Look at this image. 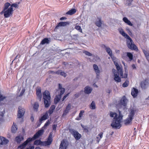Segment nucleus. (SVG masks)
Returning a JSON list of instances; mask_svg holds the SVG:
<instances>
[{"label": "nucleus", "mask_w": 149, "mask_h": 149, "mask_svg": "<svg viewBox=\"0 0 149 149\" xmlns=\"http://www.w3.org/2000/svg\"><path fill=\"white\" fill-rule=\"evenodd\" d=\"M44 132L43 130H41L38 131L33 136L32 138L29 137L23 143L18 146V148H21L23 149L25 148L29 143L38 138L39 136L42 135Z\"/></svg>", "instance_id": "1"}, {"label": "nucleus", "mask_w": 149, "mask_h": 149, "mask_svg": "<svg viewBox=\"0 0 149 149\" xmlns=\"http://www.w3.org/2000/svg\"><path fill=\"white\" fill-rule=\"evenodd\" d=\"M43 98L44 100V103L45 108H47L51 104L50 95L49 92L47 90L45 91L44 93H43Z\"/></svg>", "instance_id": "2"}, {"label": "nucleus", "mask_w": 149, "mask_h": 149, "mask_svg": "<svg viewBox=\"0 0 149 149\" xmlns=\"http://www.w3.org/2000/svg\"><path fill=\"white\" fill-rule=\"evenodd\" d=\"M133 41L132 39L130 37L127 38V45L130 49L132 50H134L136 51L138 50L137 47L136 45L133 43Z\"/></svg>", "instance_id": "3"}, {"label": "nucleus", "mask_w": 149, "mask_h": 149, "mask_svg": "<svg viewBox=\"0 0 149 149\" xmlns=\"http://www.w3.org/2000/svg\"><path fill=\"white\" fill-rule=\"evenodd\" d=\"M121 121L116 118L113 121L111 126L115 129H119L121 127L120 123Z\"/></svg>", "instance_id": "4"}, {"label": "nucleus", "mask_w": 149, "mask_h": 149, "mask_svg": "<svg viewBox=\"0 0 149 149\" xmlns=\"http://www.w3.org/2000/svg\"><path fill=\"white\" fill-rule=\"evenodd\" d=\"M69 131L76 140H78L81 138V135L77 131L72 129H70Z\"/></svg>", "instance_id": "5"}, {"label": "nucleus", "mask_w": 149, "mask_h": 149, "mask_svg": "<svg viewBox=\"0 0 149 149\" xmlns=\"http://www.w3.org/2000/svg\"><path fill=\"white\" fill-rule=\"evenodd\" d=\"M112 71L114 74V80L117 82H120L121 81V79L119 76L120 74L119 72L114 69H112Z\"/></svg>", "instance_id": "6"}, {"label": "nucleus", "mask_w": 149, "mask_h": 149, "mask_svg": "<svg viewBox=\"0 0 149 149\" xmlns=\"http://www.w3.org/2000/svg\"><path fill=\"white\" fill-rule=\"evenodd\" d=\"M52 135V133H50L49 136L48 137L47 140V141H42V146H47L50 145L52 143L53 139Z\"/></svg>", "instance_id": "7"}, {"label": "nucleus", "mask_w": 149, "mask_h": 149, "mask_svg": "<svg viewBox=\"0 0 149 149\" xmlns=\"http://www.w3.org/2000/svg\"><path fill=\"white\" fill-rule=\"evenodd\" d=\"M13 11V9L11 8H9L7 10L4 11V15L5 17L8 18L12 15Z\"/></svg>", "instance_id": "8"}, {"label": "nucleus", "mask_w": 149, "mask_h": 149, "mask_svg": "<svg viewBox=\"0 0 149 149\" xmlns=\"http://www.w3.org/2000/svg\"><path fill=\"white\" fill-rule=\"evenodd\" d=\"M68 145V142L67 141L63 140L61 141L59 149H66Z\"/></svg>", "instance_id": "9"}, {"label": "nucleus", "mask_w": 149, "mask_h": 149, "mask_svg": "<svg viewBox=\"0 0 149 149\" xmlns=\"http://www.w3.org/2000/svg\"><path fill=\"white\" fill-rule=\"evenodd\" d=\"M25 112V110L24 109L20 107L18 108V111L17 117L19 118H22L24 115Z\"/></svg>", "instance_id": "10"}, {"label": "nucleus", "mask_w": 149, "mask_h": 149, "mask_svg": "<svg viewBox=\"0 0 149 149\" xmlns=\"http://www.w3.org/2000/svg\"><path fill=\"white\" fill-rule=\"evenodd\" d=\"M135 110H134L133 108L130 109L128 117L133 119L135 114Z\"/></svg>", "instance_id": "11"}, {"label": "nucleus", "mask_w": 149, "mask_h": 149, "mask_svg": "<svg viewBox=\"0 0 149 149\" xmlns=\"http://www.w3.org/2000/svg\"><path fill=\"white\" fill-rule=\"evenodd\" d=\"M69 24V22H59L56 26L55 27V29L56 30L58 29V27L60 26H64L67 24Z\"/></svg>", "instance_id": "12"}, {"label": "nucleus", "mask_w": 149, "mask_h": 149, "mask_svg": "<svg viewBox=\"0 0 149 149\" xmlns=\"http://www.w3.org/2000/svg\"><path fill=\"white\" fill-rule=\"evenodd\" d=\"M9 141L6 138L2 136H0V144L5 145L8 143Z\"/></svg>", "instance_id": "13"}, {"label": "nucleus", "mask_w": 149, "mask_h": 149, "mask_svg": "<svg viewBox=\"0 0 149 149\" xmlns=\"http://www.w3.org/2000/svg\"><path fill=\"white\" fill-rule=\"evenodd\" d=\"M93 69L95 71L96 73L97 77L98 78L100 75V71L99 69L98 66L96 64H94L93 65Z\"/></svg>", "instance_id": "14"}, {"label": "nucleus", "mask_w": 149, "mask_h": 149, "mask_svg": "<svg viewBox=\"0 0 149 149\" xmlns=\"http://www.w3.org/2000/svg\"><path fill=\"white\" fill-rule=\"evenodd\" d=\"M118 30L120 33L125 38L127 39L128 38H130L129 36L124 32L122 29L119 28Z\"/></svg>", "instance_id": "15"}, {"label": "nucleus", "mask_w": 149, "mask_h": 149, "mask_svg": "<svg viewBox=\"0 0 149 149\" xmlns=\"http://www.w3.org/2000/svg\"><path fill=\"white\" fill-rule=\"evenodd\" d=\"M127 99L125 96H123L120 100V102L119 104L120 105H123V106H125L126 104Z\"/></svg>", "instance_id": "16"}, {"label": "nucleus", "mask_w": 149, "mask_h": 149, "mask_svg": "<svg viewBox=\"0 0 149 149\" xmlns=\"http://www.w3.org/2000/svg\"><path fill=\"white\" fill-rule=\"evenodd\" d=\"M114 65L116 66L117 71L121 75L122 74V68L120 67L118 65V63L115 61L114 62Z\"/></svg>", "instance_id": "17"}, {"label": "nucleus", "mask_w": 149, "mask_h": 149, "mask_svg": "<svg viewBox=\"0 0 149 149\" xmlns=\"http://www.w3.org/2000/svg\"><path fill=\"white\" fill-rule=\"evenodd\" d=\"M138 93V90L134 88L132 89L131 94L134 97H135L137 95Z\"/></svg>", "instance_id": "18"}, {"label": "nucleus", "mask_w": 149, "mask_h": 149, "mask_svg": "<svg viewBox=\"0 0 149 149\" xmlns=\"http://www.w3.org/2000/svg\"><path fill=\"white\" fill-rule=\"evenodd\" d=\"M71 107V105L70 104H69L66 107V108L64 110L63 114V116L66 115L69 111L70 110Z\"/></svg>", "instance_id": "19"}, {"label": "nucleus", "mask_w": 149, "mask_h": 149, "mask_svg": "<svg viewBox=\"0 0 149 149\" xmlns=\"http://www.w3.org/2000/svg\"><path fill=\"white\" fill-rule=\"evenodd\" d=\"M148 85V82L147 80H145L141 84V88L143 89H145Z\"/></svg>", "instance_id": "20"}, {"label": "nucleus", "mask_w": 149, "mask_h": 149, "mask_svg": "<svg viewBox=\"0 0 149 149\" xmlns=\"http://www.w3.org/2000/svg\"><path fill=\"white\" fill-rule=\"evenodd\" d=\"M92 90V88L91 87L87 86L84 88V93L86 94H89L90 93Z\"/></svg>", "instance_id": "21"}, {"label": "nucleus", "mask_w": 149, "mask_h": 149, "mask_svg": "<svg viewBox=\"0 0 149 149\" xmlns=\"http://www.w3.org/2000/svg\"><path fill=\"white\" fill-rule=\"evenodd\" d=\"M5 113V108L3 107L0 108V120H1L2 119Z\"/></svg>", "instance_id": "22"}, {"label": "nucleus", "mask_w": 149, "mask_h": 149, "mask_svg": "<svg viewBox=\"0 0 149 149\" xmlns=\"http://www.w3.org/2000/svg\"><path fill=\"white\" fill-rule=\"evenodd\" d=\"M103 133L102 132L100 133L96 136V141L97 143H99L100 141L103 136Z\"/></svg>", "instance_id": "23"}, {"label": "nucleus", "mask_w": 149, "mask_h": 149, "mask_svg": "<svg viewBox=\"0 0 149 149\" xmlns=\"http://www.w3.org/2000/svg\"><path fill=\"white\" fill-rule=\"evenodd\" d=\"M48 117V112L46 111L44 115H43L42 117L41 118H40L39 120L40 121V122H41L42 121L45 120L47 119Z\"/></svg>", "instance_id": "24"}, {"label": "nucleus", "mask_w": 149, "mask_h": 149, "mask_svg": "<svg viewBox=\"0 0 149 149\" xmlns=\"http://www.w3.org/2000/svg\"><path fill=\"white\" fill-rule=\"evenodd\" d=\"M102 24V22L101 18L100 17L97 18V19L95 22V24L97 26L100 27L101 26Z\"/></svg>", "instance_id": "25"}, {"label": "nucleus", "mask_w": 149, "mask_h": 149, "mask_svg": "<svg viewBox=\"0 0 149 149\" xmlns=\"http://www.w3.org/2000/svg\"><path fill=\"white\" fill-rule=\"evenodd\" d=\"M17 129V126L16 124L14 123H13L11 128V131L13 133H15Z\"/></svg>", "instance_id": "26"}, {"label": "nucleus", "mask_w": 149, "mask_h": 149, "mask_svg": "<svg viewBox=\"0 0 149 149\" xmlns=\"http://www.w3.org/2000/svg\"><path fill=\"white\" fill-rule=\"evenodd\" d=\"M33 144L36 146L40 145L42 146V141H41L40 139H37L34 141Z\"/></svg>", "instance_id": "27"}, {"label": "nucleus", "mask_w": 149, "mask_h": 149, "mask_svg": "<svg viewBox=\"0 0 149 149\" xmlns=\"http://www.w3.org/2000/svg\"><path fill=\"white\" fill-rule=\"evenodd\" d=\"M76 12V10L75 9H72L68 12H67L66 15H72L74 14Z\"/></svg>", "instance_id": "28"}, {"label": "nucleus", "mask_w": 149, "mask_h": 149, "mask_svg": "<svg viewBox=\"0 0 149 149\" xmlns=\"http://www.w3.org/2000/svg\"><path fill=\"white\" fill-rule=\"evenodd\" d=\"M106 51L107 53L109 54L111 58H112V57L113 56L112 54V52L110 48L109 47L106 48Z\"/></svg>", "instance_id": "29"}, {"label": "nucleus", "mask_w": 149, "mask_h": 149, "mask_svg": "<svg viewBox=\"0 0 149 149\" xmlns=\"http://www.w3.org/2000/svg\"><path fill=\"white\" fill-rule=\"evenodd\" d=\"M55 108V107L54 105H52L49 109L48 110V111H47L48 112V113H49V115L53 113L54 111V110Z\"/></svg>", "instance_id": "30"}, {"label": "nucleus", "mask_w": 149, "mask_h": 149, "mask_svg": "<svg viewBox=\"0 0 149 149\" xmlns=\"http://www.w3.org/2000/svg\"><path fill=\"white\" fill-rule=\"evenodd\" d=\"M36 95L40 101L41 100L42 97V94L41 93V90L40 89H38L36 90Z\"/></svg>", "instance_id": "31"}, {"label": "nucleus", "mask_w": 149, "mask_h": 149, "mask_svg": "<svg viewBox=\"0 0 149 149\" xmlns=\"http://www.w3.org/2000/svg\"><path fill=\"white\" fill-rule=\"evenodd\" d=\"M143 51L145 54L147 61L149 62V52L145 49L143 50Z\"/></svg>", "instance_id": "32"}, {"label": "nucleus", "mask_w": 149, "mask_h": 149, "mask_svg": "<svg viewBox=\"0 0 149 149\" xmlns=\"http://www.w3.org/2000/svg\"><path fill=\"white\" fill-rule=\"evenodd\" d=\"M24 139V137L21 136H18L15 138V141L17 143H20Z\"/></svg>", "instance_id": "33"}, {"label": "nucleus", "mask_w": 149, "mask_h": 149, "mask_svg": "<svg viewBox=\"0 0 149 149\" xmlns=\"http://www.w3.org/2000/svg\"><path fill=\"white\" fill-rule=\"evenodd\" d=\"M132 120L128 117L124 121L125 124L126 125H127L131 124Z\"/></svg>", "instance_id": "34"}, {"label": "nucleus", "mask_w": 149, "mask_h": 149, "mask_svg": "<svg viewBox=\"0 0 149 149\" xmlns=\"http://www.w3.org/2000/svg\"><path fill=\"white\" fill-rule=\"evenodd\" d=\"M123 20L128 25L131 26H132V24L130 21L129 20L127 17H123Z\"/></svg>", "instance_id": "35"}, {"label": "nucleus", "mask_w": 149, "mask_h": 149, "mask_svg": "<svg viewBox=\"0 0 149 149\" xmlns=\"http://www.w3.org/2000/svg\"><path fill=\"white\" fill-rule=\"evenodd\" d=\"M49 43V40L47 38H45L41 42L40 44L43 45L45 44H48Z\"/></svg>", "instance_id": "36"}, {"label": "nucleus", "mask_w": 149, "mask_h": 149, "mask_svg": "<svg viewBox=\"0 0 149 149\" xmlns=\"http://www.w3.org/2000/svg\"><path fill=\"white\" fill-rule=\"evenodd\" d=\"M84 113V110H81L79 113V116L76 118V120H80L81 119V118L82 117Z\"/></svg>", "instance_id": "37"}, {"label": "nucleus", "mask_w": 149, "mask_h": 149, "mask_svg": "<svg viewBox=\"0 0 149 149\" xmlns=\"http://www.w3.org/2000/svg\"><path fill=\"white\" fill-rule=\"evenodd\" d=\"M11 5L8 2L6 3L4 5V7L3 8V11H5L6 10H7L10 6Z\"/></svg>", "instance_id": "38"}, {"label": "nucleus", "mask_w": 149, "mask_h": 149, "mask_svg": "<svg viewBox=\"0 0 149 149\" xmlns=\"http://www.w3.org/2000/svg\"><path fill=\"white\" fill-rule=\"evenodd\" d=\"M110 116L111 117H114V119H115L117 118V117L118 116V114L116 113L111 112L110 113Z\"/></svg>", "instance_id": "39"}, {"label": "nucleus", "mask_w": 149, "mask_h": 149, "mask_svg": "<svg viewBox=\"0 0 149 149\" xmlns=\"http://www.w3.org/2000/svg\"><path fill=\"white\" fill-rule=\"evenodd\" d=\"M90 108L92 109H95V104L93 101L91 103L90 106Z\"/></svg>", "instance_id": "40"}, {"label": "nucleus", "mask_w": 149, "mask_h": 149, "mask_svg": "<svg viewBox=\"0 0 149 149\" xmlns=\"http://www.w3.org/2000/svg\"><path fill=\"white\" fill-rule=\"evenodd\" d=\"M61 95H56L55 98L54 99V101L56 103H58L60 100L61 98Z\"/></svg>", "instance_id": "41"}, {"label": "nucleus", "mask_w": 149, "mask_h": 149, "mask_svg": "<svg viewBox=\"0 0 149 149\" xmlns=\"http://www.w3.org/2000/svg\"><path fill=\"white\" fill-rule=\"evenodd\" d=\"M127 56L129 58L130 61H131L133 59V55L130 52H127Z\"/></svg>", "instance_id": "42"}, {"label": "nucleus", "mask_w": 149, "mask_h": 149, "mask_svg": "<svg viewBox=\"0 0 149 149\" xmlns=\"http://www.w3.org/2000/svg\"><path fill=\"white\" fill-rule=\"evenodd\" d=\"M39 105L37 102H35L34 103L33 108L36 111H37Z\"/></svg>", "instance_id": "43"}, {"label": "nucleus", "mask_w": 149, "mask_h": 149, "mask_svg": "<svg viewBox=\"0 0 149 149\" xmlns=\"http://www.w3.org/2000/svg\"><path fill=\"white\" fill-rule=\"evenodd\" d=\"M75 29L78 31L79 32L82 33V29L81 27L79 25H76L75 26Z\"/></svg>", "instance_id": "44"}, {"label": "nucleus", "mask_w": 149, "mask_h": 149, "mask_svg": "<svg viewBox=\"0 0 149 149\" xmlns=\"http://www.w3.org/2000/svg\"><path fill=\"white\" fill-rule=\"evenodd\" d=\"M118 112L119 115L118 117L117 116V118L121 121V120L122 119L123 116L121 114V112L120 111L118 110Z\"/></svg>", "instance_id": "45"}, {"label": "nucleus", "mask_w": 149, "mask_h": 149, "mask_svg": "<svg viewBox=\"0 0 149 149\" xmlns=\"http://www.w3.org/2000/svg\"><path fill=\"white\" fill-rule=\"evenodd\" d=\"M129 84V81H126L123 84L122 86L123 87H126L128 86Z\"/></svg>", "instance_id": "46"}, {"label": "nucleus", "mask_w": 149, "mask_h": 149, "mask_svg": "<svg viewBox=\"0 0 149 149\" xmlns=\"http://www.w3.org/2000/svg\"><path fill=\"white\" fill-rule=\"evenodd\" d=\"M60 95H62L64 93L65 91V89L64 88H62L61 89H60Z\"/></svg>", "instance_id": "47"}, {"label": "nucleus", "mask_w": 149, "mask_h": 149, "mask_svg": "<svg viewBox=\"0 0 149 149\" xmlns=\"http://www.w3.org/2000/svg\"><path fill=\"white\" fill-rule=\"evenodd\" d=\"M120 74L121 77H122V78H126L127 77V73H125L123 75V72H122V74L121 75V74L119 73Z\"/></svg>", "instance_id": "48"}, {"label": "nucleus", "mask_w": 149, "mask_h": 149, "mask_svg": "<svg viewBox=\"0 0 149 149\" xmlns=\"http://www.w3.org/2000/svg\"><path fill=\"white\" fill-rule=\"evenodd\" d=\"M18 6V5L16 3H14L12 4L11 5L10 7V8H11L13 9V7H14L15 8H17Z\"/></svg>", "instance_id": "49"}, {"label": "nucleus", "mask_w": 149, "mask_h": 149, "mask_svg": "<svg viewBox=\"0 0 149 149\" xmlns=\"http://www.w3.org/2000/svg\"><path fill=\"white\" fill-rule=\"evenodd\" d=\"M6 98V97L3 96L1 94H0V102L2 101L3 100Z\"/></svg>", "instance_id": "50"}, {"label": "nucleus", "mask_w": 149, "mask_h": 149, "mask_svg": "<svg viewBox=\"0 0 149 149\" xmlns=\"http://www.w3.org/2000/svg\"><path fill=\"white\" fill-rule=\"evenodd\" d=\"M86 55L90 56H92V54L88 51H85L84 52Z\"/></svg>", "instance_id": "51"}, {"label": "nucleus", "mask_w": 149, "mask_h": 149, "mask_svg": "<svg viewBox=\"0 0 149 149\" xmlns=\"http://www.w3.org/2000/svg\"><path fill=\"white\" fill-rule=\"evenodd\" d=\"M25 91V90L24 89H23L22 91H21L19 95V96H22L24 93Z\"/></svg>", "instance_id": "52"}, {"label": "nucleus", "mask_w": 149, "mask_h": 149, "mask_svg": "<svg viewBox=\"0 0 149 149\" xmlns=\"http://www.w3.org/2000/svg\"><path fill=\"white\" fill-rule=\"evenodd\" d=\"M60 75L61 76L65 77L66 76V74L64 72H62L61 71Z\"/></svg>", "instance_id": "53"}, {"label": "nucleus", "mask_w": 149, "mask_h": 149, "mask_svg": "<svg viewBox=\"0 0 149 149\" xmlns=\"http://www.w3.org/2000/svg\"><path fill=\"white\" fill-rule=\"evenodd\" d=\"M126 30L127 31L128 33L130 35H131L132 34V32L131 31L130 29H126Z\"/></svg>", "instance_id": "54"}, {"label": "nucleus", "mask_w": 149, "mask_h": 149, "mask_svg": "<svg viewBox=\"0 0 149 149\" xmlns=\"http://www.w3.org/2000/svg\"><path fill=\"white\" fill-rule=\"evenodd\" d=\"M57 127V125H52V128L53 130H55L56 129V127Z\"/></svg>", "instance_id": "55"}, {"label": "nucleus", "mask_w": 149, "mask_h": 149, "mask_svg": "<svg viewBox=\"0 0 149 149\" xmlns=\"http://www.w3.org/2000/svg\"><path fill=\"white\" fill-rule=\"evenodd\" d=\"M69 94V93H68L63 97V98L62 99V101L64 100L68 96Z\"/></svg>", "instance_id": "56"}, {"label": "nucleus", "mask_w": 149, "mask_h": 149, "mask_svg": "<svg viewBox=\"0 0 149 149\" xmlns=\"http://www.w3.org/2000/svg\"><path fill=\"white\" fill-rule=\"evenodd\" d=\"M101 47L103 48H105V49L106 48H107L108 47H107L106 46L104 45V44H102L100 45Z\"/></svg>", "instance_id": "57"}, {"label": "nucleus", "mask_w": 149, "mask_h": 149, "mask_svg": "<svg viewBox=\"0 0 149 149\" xmlns=\"http://www.w3.org/2000/svg\"><path fill=\"white\" fill-rule=\"evenodd\" d=\"M80 95V93H77L76 94H75L74 95V96H75V97L76 98H77L79 97Z\"/></svg>", "instance_id": "58"}, {"label": "nucleus", "mask_w": 149, "mask_h": 149, "mask_svg": "<svg viewBox=\"0 0 149 149\" xmlns=\"http://www.w3.org/2000/svg\"><path fill=\"white\" fill-rule=\"evenodd\" d=\"M49 120H48L45 124L44 125V126H46V127L47 126L49 125Z\"/></svg>", "instance_id": "59"}, {"label": "nucleus", "mask_w": 149, "mask_h": 149, "mask_svg": "<svg viewBox=\"0 0 149 149\" xmlns=\"http://www.w3.org/2000/svg\"><path fill=\"white\" fill-rule=\"evenodd\" d=\"M61 70H58V71H56V73L58 74H61Z\"/></svg>", "instance_id": "60"}, {"label": "nucleus", "mask_w": 149, "mask_h": 149, "mask_svg": "<svg viewBox=\"0 0 149 149\" xmlns=\"http://www.w3.org/2000/svg\"><path fill=\"white\" fill-rule=\"evenodd\" d=\"M66 19V18L65 17H61L60 19L61 20H63Z\"/></svg>", "instance_id": "61"}, {"label": "nucleus", "mask_w": 149, "mask_h": 149, "mask_svg": "<svg viewBox=\"0 0 149 149\" xmlns=\"http://www.w3.org/2000/svg\"><path fill=\"white\" fill-rule=\"evenodd\" d=\"M132 67L134 69H136V67L135 65L134 64H132Z\"/></svg>", "instance_id": "62"}, {"label": "nucleus", "mask_w": 149, "mask_h": 149, "mask_svg": "<svg viewBox=\"0 0 149 149\" xmlns=\"http://www.w3.org/2000/svg\"><path fill=\"white\" fill-rule=\"evenodd\" d=\"M58 88L59 89H61L62 88H62V86L60 84H58Z\"/></svg>", "instance_id": "63"}, {"label": "nucleus", "mask_w": 149, "mask_h": 149, "mask_svg": "<svg viewBox=\"0 0 149 149\" xmlns=\"http://www.w3.org/2000/svg\"><path fill=\"white\" fill-rule=\"evenodd\" d=\"M34 146H32L30 147L29 148H27L26 149H34Z\"/></svg>", "instance_id": "64"}]
</instances>
